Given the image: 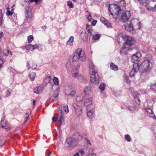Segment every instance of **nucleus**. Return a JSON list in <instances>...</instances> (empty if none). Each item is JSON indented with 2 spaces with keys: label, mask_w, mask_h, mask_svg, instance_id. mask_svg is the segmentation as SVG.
Listing matches in <instances>:
<instances>
[{
  "label": "nucleus",
  "mask_w": 156,
  "mask_h": 156,
  "mask_svg": "<svg viewBox=\"0 0 156 156\" xmlns=\"http://www.w3.org/2000/svg\"><path fill=\"white\" fill-rule=\"evenodd\" d=\"M142 24L139 21L136 19L132 20L129 24L125 25L124 28L127 31L131 34H135L136 30L140 29Z\"/></svg>",
  "instance_id": "1"
},
{
  "label": "nucleus",
  "mask_w": 156,
  "mask_h": 156,
  "mask_svg": "<svg viewBox=\"0 0 156 156\" xmlns=\"http://www.w3.org/2000/svg\"><path fill=\"white\" fill-rule=\"evenodd\" d=\"M89 65L90 72L91 73L90 74V80L91 82L95 83L96 85H98L99 81V76L98 73L95 71L94 66L92 62H89Z\"/></svg>",
  "instance_id": "2"
},
{
  "label": "nucleus",
  "mask_w": 156,
  "mask_h": 156,
  "mask_svg": "<svg viewBox=\"0 0 156 156\" xmlns=\"http://www.w3.org/2000/svg\"><path fill=\"white\" fill-rule=\"evenodd\" d=\"M152 67V64L149 60L144 61L138 67L139 70L143 73H148L150 71Z\"/></svg>",
  "instance_id": "3"
},
{
  "label": "nucleus",
  "mask_w": 156,
  "mask_h": 156,
  "mask_svg": "<svg viewBox=\"0 0 156 156\" xmlns=\"http://www.w3.org/2000/svg\"><path fill=\"white\" fill-rule=\"evenodd\" d=\"M80 59L81 61L86 60V56L84 52L81 48H78L73 53V61H76Z\"/></svg>",
  "instance_id": "4"
},
{
  "label": "nucleus",
  "mask_w": 156,
  "mask_h": 156,
  "mask_svg": "<svg viewBox=\"0 0 156 156\" xmlns=\"http://www.w3.org/2000/svg\"><path fill=\"white\" fill-rule=\"evenodd\" d=\"M119 37H121L124 41H126L125 44L129 47V46L134 45L135 43V41L132 37L125 34H120Z\"/></svg>",
  "instance_id": "5"
},
{
  "label": "nucleus",
  "mask_w": 156,
  "mask_h": 156,
  "mask_svg": "<svg viewBox=\"0 0 156 156\" xmlns=\"http://www.w3.org/2000/svg\"><path fill=\"white\" fill-rule=\"evenodd\" d=\"M131 12L130 11L126 10L123 11L121 16V20L124 22H127L129 20L131 16Z\"/></svg>",
  "instance_id": "6"
},
{
  "label": "nucleus",
  "mask_w": 156,
  "mask_h": 156,
  "mask_svg": "<svg viewBox=\"0 0 156 156\" xmlns=\"http://www.w3.org/2000/svg\"><path fill=\"white\" fill-rule=\"evenodd\" d=\"M147 9L151 11L156 10V0H147Z\"/></svg>",
  "instance_id": "7"
},
{
  "label": "nucleus",
  "mask_w": 156,
  "mask_h": 156,
  "mask_svg": "<svg viewBox=\"0 0 156 156\" xmlns=\"http://www.w3.org/2000/svg\"><path fill=\"white\" fill-rule=\"evenodd\" d=\"M120 7H119L118 5H109V10L111 12V14L113 15V13L116 15H118L119 14L120 11L121 10Z\"/></svg>",
  "instance_id": "8"
},
{
  "label": "nucleus",
  "mask_w": 156,
  "mask_h": 156,
  "mask_svg": "<svg viewBox=\"0 0 156 156\" xmlns=\"http://www.w3.org/2000/svg\"><path fill=\"white\" fill-rule=\"evenodd\" d=\"M76 143V139L69 137L66 141V145L68 147L73 148L75 146Z\"/></svg>",
  "instance_id": "9"
},
{
  "label": "nucleus",
  "mask_w": 156,
  "mask_h": 156,
  "mask_svg": "<svg viewBox=\"0 0 156 156\" xmlns=\"http://www.w3.org/2000/svg\"><path fill=\"white\" fill-rule=\"evenodd\" d=\"M138 64L137 63H135L133 65V68L130 72L129 73V76L131 77H133L134 76L135 74L139 70L138 67Z\"/></svg>",
  "instance_id": "10"
},
{
  "label": "nucleus",
  "mask_w": 156,
  "mask_h": 156,
  "mask_svg": "<svg viewBox=\"0 0 156 156\" xmlns=\"http://www.w3.org/2000/svg\"><path fill=\"white\" fill-rule=\"evenodd\" d=\"M65 93L68 95L73 96L75 94L74 89L71 87H68L65 90Z\"/></svg>",
  "instance_id": "11"
},
{
  "label": "nucleus",
  "mask_w": 156,
  "mask_h": 156,
  "mask_svg": "<svg viewBox=\"0 0 156 156\" xmlns=\"http://www.w3.org/2000/svg\"><path fill=\"white\" fill-rule=\"evenodd\" d=\"M78 71L77 69L76 70H73L72 71V75L74 77H78L79 81L80 82H83V81L85 80V79L82 76L79 75Z\"/></svg>",
  "instance_id": "12"
},
{
  "label": "nucleus",
  "mask_w": 156,
  "mask_h": 156,
  "mask_svg": "<svg viewBox=\"0 0 156 156\" xmlns=\"http://www.w3.org/2000/svg\"><path fill=\"white\" fill-rule=\"evenodd\" d=\"M0 124L2 127L5 129H8L9 127L8 123L7 122L6 120H5V119L4 118L2 119Z\"/></svg>",
  "instance_id": "13"
},
{
  "label": "nucleus",
  "mask_w": 156,
  "mask_h": 156,
  "mask_svg": "<svg viewBox=\"0 0 156 156\" xmlns=\"http://www.w3.org/2000/svg\"><path fill=\"white\" fill-rule=\"evenodd\" d=\"M145 112V114L150 117L154 118L155 117L152 110L150 108H146Z\"/></svg>",
  "instance_id": "14"
},
{
  "label": "nucleus",
  "mask_w": 156,
  "mask_h": 156,
  "mask_svg": "<svg viewBox=\"0 0 156 156\" xmlns=\"http://www.w3.org/2000/svg\"><path fill=\"white\" fill-rule=\"evenodd\" d=\"M87 156H96V154L94 152V150L92 148H88L86 152Z\"/></svg>",
  "instance_id": "15"
},
{
  "label": "nucleus",
  "mask_w": 156,
  "mask_h": 156,
  "mask_svg": "<svg viewBox=\"0 0 156 156\" xmlns=\"http://www.w3.org/2000/svg\"><path fill=\"white\" fill-rule=\"evenodd\" d=\"M141 56V54L139 52H137L136 53L133 54L132 56V59L133 61L134 62L135 61H137L138 59Z\"/></svg>",
  "instance_id": "16"
},
{
  "label": "nucleus",
  "mask_w": 156,
  "mask_h": 156,
  "mask_svg": "<svg viewBox=\"0 0 156 156\" xmlns=\"http://www.w3.org/2000/svg\"><path fill=\"white\" fill-rule=\"evenodd\" d=\"M155 100V98L152 97H148L147 98V102L149 107L153 106Z\"/></svg>",
  "instance_id": "17"
},
{
  "label": "nucleus",
  "mask_w": 156,
  "mask_h": 156,
  "mask_svg": "<svg viewBox=\"0 0 156 156\" xmlns=\"http://www.w3.org/2000/svg\"><path fill=\"white\" fill-rule=\"evenodd\" d=\"M43 90V88L40 86L39 87H34V93L37 94L41 93Z\"/></svg>",
  "instance_id": "18"
},
{
  "label": "nucleus",
  "mask_w": 156,
  "mask_h": 156,
  "mask_svg": "<svg viewBox=\"0 0 156 156\" xmlns=\"http://www.w3.org/2000/svg\"><path fill=\"white\" fill-rule=\"evenodd\" d=\"M101 21L107 27H110L111 25L110 23L109 22L108 20H107L105 18L103 17H101L100 18Z\"/></svg>",
  "instance_id": "19"
},
{
  "label": "nucleus",
  "mask_w": 156,
  "mask_h": 156,
  "mask_svg": "<svg viewBox=\"0 0 156 156\" xmlns=\"http://www.w3.org/2000/svg\"><path fill=\"white\" fill-rule=\"evenodd\" d=\"M133 96L135 101L138 105H140V101L139 98V94L136 92H133Z\"/></svg>",
  "instance_id": "20"
},
{
  "label": "nucleus",
  "mask_w": 156,
  "mask_h": 156,
  "mask_svg": "<svg viewBox=\"0 0 156 156\" xmlns=\"http://www.w3.org/2000/svg\"><path fill=\"white\" fill-rule=\"evenodd\" d=\"M118 3V6L120 7L121 9H123L126 6V4L124 0H119Z\"/></svg>",
  "instance_id": "21"
},
{
  "label": "nucleus",
  "mask_w": 156,
  "mask_h": 156,
  "mask_svg": "<svg viewBox=\"0 0 156 156\" xmlns=\"http://www.w3.org/2000/svg\"><path fill=\"white\" fill-rule=\"evenodd\" d=\"M129 50H130L129 47L126 45V44H124L120 50V52L121 53L126 54L127 51Z\"/></svg>",
  "instance_id": "22"
},
{
  "label": "nucleus",
  "mask_w": 156,
  "mask_h": 156,
  "mask_svg": "<svg viewBox=\"0 0 156 156\" xmlns=\"http://www.w3.org/2000/svg\"><path fill=\"white\" fill-rule=\"evenodd\" d=\"M80 37L81 39L83 41H85L86 38V33L85 30H83L80 34Z\"/></svg>",
  "instance_id": "23"
},
{
  "label": "nucleus",
  "mask_w": 156,
  "mask_h": 156,
  "mask_svg": "<svg viewBox=\"0 0 156 156\" xmlns=\"http://www.w3.org/2000/svg\"><path fill=\"white\" fill-rule=\"evenodd\" d=\"M92 100V98L86 99L84 103V104L85 106H88L90 105L91 103V101Z\"/></svg>",
  "instance_id": "24"
},
{
  "label": "nucleus",
  "mask_w": 156,
  "mask_h": 156,
  "mask_svg": "<svg viewBox=\"0 0 156 156\" xmlns=\"http://www.w3.org/2000/svg\"><path fill=\"white\" fill-rule=\"evenodd\" d=\"M94 111L92 109L90 110L87 111V115L88 118L90 119H92L94 116Z\"/></svg>",
  "instance_id": "25"
},
{
  "label": "nucleus",
  "mask_w": 156,
  "mask_h": 156,
  "mask_svg": "<svg viewBox=\"0 0 156 156\" xmlns=\"http://www.w3.org/2000/svg\"><path fill=\"white\" fill-rule=\"evenodd\" d=\"M86 29L88 33L90 34V36L92 35V27L88 24H87L86 26Z\"/></svg>",
  "instance_id": "26"
},
{
  "label": "nucleus",
  "mask_w": 156,
  "mask_h": 156,
  "mask_svg": "<svg viewBox=\"0 0 156 156\" xmlns=\"http://www.w3.org/2000/svg\"><path fill=\"white\" fill-rule=\"evenodd\" d=\"M110 68L114 70H117L118 69V67L117 66L115 65L112 62H111L110 63Z\"/></svg>",
  "instance_id": "27"
},
{
  "label": "nucleus",
  "mask_w": 156,
  "mask_h": 156,
  "mask_svg": "<svg viewBox=\"0 0 156 156\" xmlns=\"http://www.w3.org/2000/svg\"><path fill=\"white\" fill-rule=\"evenodd\" d=\"M73 36H71L69 40L67 41V44L68 45H73Z\"/></svg>",
  "instance_id": "28"
},
{
  "label": "nucleus",
  "mask_w": 156,
  "mask_h": 156,
  "mask_svg": "<svg viewBox=\"0 0 156 156\" xmlns=\"http://www.w3.org/2000/svg\"><path fill=\"white\" fill-rule=\"evenodd\" d=\"M83 97L82 94H79L76 98V100L78 102L82 101L83 100Z\"/></svg>",
  "instance_id": "29"
},
{
  "label": "nucleus",
  "mask_w": 156,
  "mask_h": 156,
  "mask_svg": "<svg viewBox=\"0 0 156 156\" xmlns=\"http://www.w3.org/2000/svg\"><path fill=\"white\" fill-rule=\"evenodd\" d=\"M75 135L76 136L75 137L76 138V141L77 140H80L82 139L83 136L81 135H80L78 133H76Z\"/></svg>",
  "instance_id": "30"
},
{
  "label": "nucleus",
  "mask_w": 156,
  "mask_h": 156,
  "mask_svg": "<svg viewBox=\"0 0 156 156\" xmlns=\"http://www.w3.org/2000/svg\"><path fill=\"white\" fill-rule=\"evenodd\" d=\"M30 77L32 81H34L35 77L36 76V74L34 72L31 73L30 74Z\"/></svg>",
  "instance_id": "31"
},
{
  "label": "nucleus",
  "mask_w": 156,
  "mask_h": 156,
  "mask_svg": "<svg viewBox=\"0 0 156 156\" xmlns=\"http://www.w3.org/2000/svg\"><path fill=\"white\" fill-rule=\"evenodd\" d=\"M150 88L153 92L156 93V83L151 84L150 85Z\"/></svg>",
  "instance_id": "32"
},
{
  "label": "nucleus",
  "mask_w": 156,
  "mask_h": 156,
  "mask_svg": "<svg viewBox=\"0 0 156 156\" xmlns=\"http://www.w3.org/2000/svg\"><path fill=\"white\" fill-rule=\"evenodd\" d=\"M25 48L28 50L32 51L34 50V48H33V45L31 44H29L25 46Z\"/></svg>",
  "instance_id": "33"
},
{
  "label": "nucleus",
  "mask_w": 156,
  "mask_h": 156,
  "mask_svg": "<svg viewBox=\"0 0 156 156\" xmlns=\"http://www.w3.org/2000/svg\"><path fill=\"white\" fill-rule=\"evenodd\" d=\"M75 111V113L77 115H80L82 113V110L81 108H79L78 109L76 110Z\"/></svg>",
  "instance_id": "34"
},
{
  "label": "nucleus",
  "mask_w": 156,
  "mask_h": 156,
  "mask_svg": "<svg viewBox=\"0 0 156 156\" xmlns=\"http://www.w3.org/2000/svg\"><path fill=\"white\" fill-rule=\"evenodd\" d=\"M53 81L55 85H58L59 84V82L58 79L56 77H54L53 79Z\"/></svg>",
  "instance_id": "35"
},
{
  "label": "nucleus",
  "mask_w": 156,
  "mask_h": 156,
  "mask_svg": "<svg viewBox=\"0 0 156 156\" xmlns=\"http://www.w3.org/2000/svg\"><path fill=\"white\" fill-rule=\"evenodd\" d=\"M63 109L66 113H68L69 112L68 107L67 104H64L63 107Z\"/></svg>",
  "instance_id": "36"
},
{
  "label": "nucleus",
  "mask_w": 156,
  "mask_h": 156,
  "mask_svg": "<svg viewBox=\"0 0 156 156\" xmlns=\"http://www.w3.org/2000/svg\"><path fill=\"white\" fill-rule=\"evenodd\" d=\"M28 43L29 44L31 43L32 41L34 39V37L31 35H30L28 37Z\"/></svg>",
  "instance_id": "37"
},
{
  "label": "nucleus",
  "mask_w": 156,
  "mask_h": 156,
  "mask_svg": "<svg viewBox=\"0 0 156 156\" xmlns=\"http://www.w3.org/2000/svg\"><path fill=\"white\" fill-rule=\"evenodd\" d=\"M3 19V15L2 10H0V25H1L2 23Z\"/></svg>",
  "instance_id": "38"
},
{
  "label": "nucleus",
  "mask_w": 156,
  "mask_h": 156,
  "mask_svg": "<svg viewBox=\"0 0 156 156\" xmlns=\"http://www.w3.org/2000/svg\"><path fill=\"white\" fill-rule=\"evenodd\" d=\"M67 5L69 8H73L74 7L73 3H72V2L70 1H69L68 2Z\"/></svg>",
  "instance_id": "39"
},
{
  "label": "nucleus",
  "mask_w": 156,
  "mask_h": 156,
  "mask_svg": "<svg viewBox=\"0 0 156 156\" xmlns=\"http://www.w3.org/2000/svg\"><path fill=\"white\" fill-rule=\"evenodd\" d=\"M105 84L104 83H102L99 86L100 89L102 91L103 90L105 89Z\"/></svg>",
  "instance_id": "40"
},
{
  "label": "nucleus",
  "mask_w": 156,
  "mask_h": 156,
  "mask_svg": "<svg viewBox=\"0 0 156 156\" xmlns=\"http://www.w3.org/2000/svg\"><path fill=\"white\" fill-rule=\"evenodd\" d=\"M147 0H142V2H140V4L144 6L147 7Z\"/></svg>",
  "instance_id": "41"
},
{
  "label": "nucleus",
  "mask_w": 156,
  "mask_h": 156,
  "mask_svg": "<svg viewBox=\"0 0 156 156\" xmlns=\"http://www.w3.org/2000/svg\"><path fill=\"white\" fill-rule=\"evenodd\" d=\"M73 107L74 108L75 111L79 108H80V107L78 106L76 104L74 103L73 105Z\"/></svg>",
  "instance_id": "42"
},
{
  "label": "nucleus",
  "mask_w": 156,
  "mask_h": 156,
  "mask_svg": "<svg viewBox=\"0 0 156 156\" xmlns=\"http://www.w3.org/2000/svg\"><path fill=\"white\" fill-rule=\"evenodd\" d=\"M125 139L128 142H130L131 140L130 136L128 134L126 135L125 136Z\"/></svg>",
  "instance_id": "43"
},
{
  "label": "nucleus",
  "mask_w": 156,
  "mask_h": 156,
  "mask_svg": "<svg viewBox=\"0 0 156 156\" xmlns=\"http://www.w3.org/2000/svg\"><path fill=\"white\" fill-rule=\"evenodd\" d=\"M87 12L88 13L87 19L89 21L91 22L92 21V19H91L90 14L88 12Z\"/></svg>",
  "instance_id": "44"
},
{
  "label": "nucleus",
  "mask_w": 156,
  "mask_h": 156,
  "mask_svg": "<svg viewBox=\"0 0 156 156\" xmlns=\"http://www.w3.org/2000/svg\"><path fill=\"white\" fill-rule=\"evenodd\" d=\"M13 14V12L12 11H11L9 9H8L7 12L6 13V14L7 16H11Z\"/></svg>",
  "instance_id": "45"
},
{
  "label": "nucleus",
  "mask_w": 156,
  "mask_h": 156,
  "mask_svg": "<svg viewBox=\"0 0 156 156\" xmlns=\"http://www.w3.org/2000/svg\"><path fill=\"white\" fill-rule=\"evenodd\" d=\"M10 53V54L11 55V52L10 51H9V50H6L4 52L3 54L5 55H8L9 54V53Z\"/></svg>",
  "instance_id": "46"
},
{
  "label": "nucleus",
  "mask_w": 156,
  "mask_h": 156,
  "mask_svg": "<svg viewBox=\"0 0 156 156\" xmlns=\"http://www.w3.org/2000/svg\"><path fill=\"white\" fill-rule=\"evenodd\" d=\"M100 38V36L98 34H96L93 37V38L94 40H97Z\"/></svg>",
  "instance_id": "47"
},
{
  "label": "nucleus",
  "mask_w": 156,
  "mask_h": 156,
  "mask_svg": "<svg viewBox=\"0 0 156 156\" xmlns=\"http://www.w3.org/2000/svg\"><path fill=\"white\" fill-rule=\"evenodd\" d=\"M58 95V90L55 91L53 94V97H57Z\"/></svg>",
  "instance_id": "48"
},
{
  "label": "nucleus",
  "mask_w": 156,
  "mask_h": 156,
  "mask_svg": "<svg viewBox=\"0 0 156 156\" xmlns=\"http://www.w3.org/2000/svg\"><path fill=\"white\" fill-rule=\"evenodd\" d=\"M79 152L80 153L81 155L82 156L84 155L85 154V152L83 149H81L79 151Z\"/></svg>",
  "instance_id": "49"
},
{
  "label": "nucleus",
  "mask_w": 156,
  "mask_h": 156,
  "mask_svg": "<svg viewBox=\"0 0 156 156\" xmlns=\"http://www.w3.org/2000/svg\"><path fill=\"white\" fill-rule=\"evenodd\" d=\"M89 87H85L84 90V93H87V92L89 90Z\"/></svg>",
  "instance_id": "50"
},
{
  "label": "nucleus",
  "mask_w": 156,
  "mask_h": 156,
  "mask_svg": "<svg viewBox=\"0 0 156 156\" xmlns=\"http://www.w3.org/2000/svg\"><path fill=\"white\" fill-rule=\"evenodd\" d=\"M58 118L57 116H54L52 118V121L53 122H55L58 120Z\"/></svg>",
  "instance_id": "51"
},
{
  "label": "nucleus",
  "mask_w": 156,
  "mask_h": 156,
  "mask_svg": "<svg viewBox=\"0 0 156 156\" xmlns=\"http://www.w3.org/2000/svg\"><path fill=\"white\" fill-rule=\"evenodd\" d=\"M25 10L26 11V12L27 13L29 12L30 11V7L27 6L25 7Z\"/></svg>",
  "instance_id": "52"
},
{
  "label": "nucleus",
  "mask_w": 156,
  "mask_h": 156,
  "mask_svg": "<svg viewBox=\"0 0 156 156\" xmlns=\"http://www.w3.org/2000/svg\"><path fill=\"white\" fill-rule=\"evenodd\" d=\"M37 65L35 63H33L32 65V68L33 69H35L37 67Z\"/></svg>",
  "instance_id": "53"
},
{
  "label": "nucleus",
  "mask_w": 156,
  "mask_h": 156,
  "mask_svg": "<svg viewBox=\"0 0 156 156\" xmlns=\"http://www.w3.org/2000/svg\"><path fill=\"white\" fill-rule=\"evenodd\" d=\"M93 21L91 23L92 25V26H94L97 23V21L96 20H94L93 19Z\"/></svg>",
  "instance_id": "54"
},
{
  "label": "nucleus",
  "mask_w": 156,
  "mask_h": 156,
  "mask_svg": "<svg viewBox=\"0 0 156 156\" xmlns=\"http://www.w3.org/2000/svg\"><path fill=\"white\" fill-rule=\"evenodd\" d=\"M63 119V117L62 115L61 114V116L60 117V118L59 119V121H60V122L61 123L62 122V121Z\"/></svg>",
  "instance_id": "55"
},
{
  "label": "nucleus",
  "mask_w": 156,
  "mask_h": 156,
  "mask_svg": "<svg viewBox=\"0 0 156 156\" xmlns=\"http://www.w3.org/2000/svg\"><path fill=\"white\" fill-rule=\"evenodd\" d=\"M85 140L86 141L87 144H90V145H91V144L89 140L87 138H85Z\"/></svg>",
  "instance_id": "56"
},
{
  "label": "nucleus",
  "mask_w": 156,
  "mask_h": 156,
  "mask_svg": "<svg viewBox=\"0 0 156 156\" xmlns=\"http://www.w3.org/2000/svg\"><path fill=\"white\" fill-rule=\"evenodd\" d=\"M29 116V115H26V114H25V115L24 116V118H25V119H27V120H25V122H27V120H28Z\"/></svg>",
  "instance_id": "57"
},
{
  "label": "nucleus",
  "mask_w": 156,
  "mask_h": 156,
  "mask_svg": "<svg viewBox=\"0 0 156 156\" xmlns=\"http://www.w3.org/2000/svg\"><path fill=\"white\" fill-rule=\"evenodd\" d=\"M33 48H34V50L35 48H38V46L37 44H35L34 45H33Z\"/></svg>",
  "instance_id": "58"
},
{
  "label": "nucleus",
  "mask_w": 156,
  "mask_h": 156,
  "mask_svg": "<svg viewBox=\"0 0 156 156\" xmlns=\"http://www.w3.org/2000/svg\"><path fill=\"white\" fill-rule=\"evenodd\" d=\"M70 64V62H68L66 63V68H69V67Z\"/></svg>",
  "instance_id": "59"
},
{
  "label": "nucleus",
  "mask_w": 156,
  "mask_h": 156,
  "mask_svg": "<svg viewBox=\"0 0 156 156\" xmlns=\"http://www.w3.org/2000/svg\"><path fill=\"white\" fill-rule=\"evenodd\" d=\"M3 63V60L2 59L0 58V68L2 67Z\"/></svg>",
  "instance_id": "60"
},
{
  "label": "nucleus",
  "mask_w": 156,
  "mask_h": 156,
  "mask_svg": "<svg viewBox=\"0 0 156 156\" xmlns=\"http://www.w3.org/2000/svg\"><path fill=\"white\" fill-rule=\"evenodd\" d=\"M31 112V111L30 110V109L29 110V111H28V112H27L25 114L28 115H29L30 114Z\"/></svg>",
  "instance_id": "61"
},
{
  "label": "nucleus",
  "mask_w": 156,
  "mask_h": 156,
  "mask_svg": "<svg viewBox=\"0 0 156 156\" xmlns=\"http://www.w3.org/2000/svg\"><path fill=\"white\" fill-rule=\"evenodd\" d=\"M54 99H53V101H57L58 100V98H57V97H54Z\"/></svg>",
  "instance_id": "62"
},
{
  "label": "nucleus",
  "mask_w": 156,
  "mask_h": 156,
  "mask_svg": "<svg viewBox=\"0 0 156 156\" xmlns=\"http://www.w3.org/2000/svg\"><path fill=\"white\" fill-rule=\"evenodd\" d=\"M10 93L9 91L8 90H7V91L6 92V93L7 94H9L8 95L9 96L10 95Z\"/></svg>",
  "instance_id": "63"
},
{
  "label": "nucleus",
  "mask_w": 156,
  "mask_h": 156,
  "mask_svg": "<svg viewBox=\"0 0 156 156\" xmlns=\"http://www.w3.org/2000/svg\"><path fill=\"white\" fill-rule=\"evenodd\" d=\"M73 156H79V154L78 153H76Z\"/></svg>",
  "instance_id": "64"
}]
</instances>
